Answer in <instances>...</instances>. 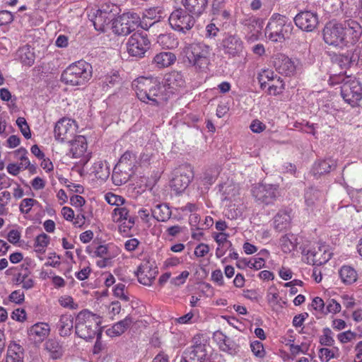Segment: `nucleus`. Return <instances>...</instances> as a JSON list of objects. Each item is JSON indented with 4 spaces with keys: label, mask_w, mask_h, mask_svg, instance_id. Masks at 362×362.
Wrapping results in <instances>:
<instances>
[{
    "label": "nucleus",
    "mask_w": 362,
    "mask_h": 362,
    "mask_svg": "<svg viewBox=\"0 0 362 362\" xmlns=\"http://www.w3.org/2000/svg\"><path fill=\"white\" fill-rule=\"evenodd\" d=\"M158 268L154 262L144 259L135 272L138 281L145 286H151L158 274Z\"/></svg>",
    "instance_id": "obj_16"
},
{
    "label": "nucleus",
    "mask_w": 362,
    "mask_h": 362,
    "mask_svg": "<svg viewBox=\"0 0 362 362\" xmlns=\"http://www.w3.org/2000/svg\"><path fill=\"white\" fill-rule=\"evenodd\" d=\"M345 27L341 23H327L322 30L325 42L330 46L348 47Z\"/></svg>",
    "instance_id": "obj_6"
},
{
    "label": "nucleus",
    "mask_w": 362,
    "mask_h": 362,
    "mask_svg": "<svg viewBox=\"0 0 362 362\" xmlns=\"http://www.w3.org/2000/svg\"><path fill=\"white\" fill-rule=\"evenodd\" d=\"M157 42L165 49H173L178 44L176 39L170 34H160L157 37Z\"/></svg>",
    "instance_id": "obj_38"
},
{
    "label": "nucleus",
    "mask_w": 362,
    "mask_h": 362,
    "mask_svg": "<svg viewBox=\"0 0 362 362\" xmlns=\"http://www.w3.org/2000/svg\"><path fill=\"white\" fill-rule=\"evenodd\" d=\"M153 156L154 154L153 151L151 150L146 148L145 151L140 156V164L144 166L149 165Z\"/></svg>",
    "instance_id": "obj_59"
},
{
    "label": "nucleus",
    "mask_w": 362,
    "mask_h": 362,
    "mask_svg": "<svg viewBox=\"0 0 362 362\" xmlns=\"http://www.w3.org/2000/svg\"><path fill=\"white\" fill-rule=\"evenodd\" d=\"M296 25L305 32H312L319 23L318 15L316 12L302 11L293 18Z\"/></svg>",
    "instance_id": "obj_17"
},
{
    "label": "nucleus",
    "mask_w": 362,
    "mask_h": 362,
    "mask_svg": "<svg viewBox=\"0 0 362 362\" xmlns=\"http://www.w3.org/2000/svg\"><path fill=\"white\" fill-rule=\"evenodd\" d=\"M132 86L138 98L146 103L158 106L170 98L166 88L156 78L141 77L134 81Z\"/></svg>",
    "instance_id": "obj_1"
},
{
    "label": "nucleus",
    "mask_w": 362,
    "mask_h": 362,
    "mask_svg": "<svg viewBox=\"0 0 362 362\" xmlns=\"http://www.w3.org/2000/svg\"><path fill=\"white\" fill-rule=\"evenodd\" d=\"M362 57V49L358 46H353L345 53L339 56L338 61L341 67L346 68L357 65Z\"/></svg>",
    "instance_id": "obj_20"
},
{
    "label": "nucleus",
    "mask_w": 362,
    "mask_h": 362,
    "mask_svg": "<svg viewBox=\"0 0 362 362\" xmlns=\"http://www.w3.org/2000/svg\"><path fill=\"white\" fill-rule=\"evenodd\" d=\"M139 18L135 13H123L112 23L114 32L118 35H127L138 26Z\"/></svg>",
    "instance_id": "obj_12"
},
{
    "label": "nucleus",
    "mask_w": 362,
    "mask_h": 362,
    "mask_svg": "<svg viewBox=\"0 0 362 362\" xmlns=\"http://www.w3.org/2000/svg\"><path fill=\"white\" fill-rule=\"evenodd\" d=\"M54 132L56 140L68 142L76 133L74 121L67 118L59 120L55 124Z\"/></svg>",
    "instance_id": "obj_18"
},
{
    "label": "nucleus",
    "mask_w": 362,
    "mask_h": 362,
    "mask_svg": "<svg viewBox=\"0 0 362 362\" xmlns=\"http://www.w3.org/2000/svg\"><path fill=\"white\" fill-rule=\"evenodd\" d=\"M165 88H166L167 93L170 96L175 93L179 88L184 87L185 81L181 72L172 71L165 76Z\"/></svg>",
    "instance_id": "obj_22"
},
{
    "label": "nucleus",
    "mask_w": 362,
    "mask_h": 362,
    "mask_svg": "<svg viewBox=\"0 0 362 362\" xmlns=\"http://www.w3.org/2000/svg\"><path fill=\"white\" fill-rule=\"evenodd\" d=\"M225 0H214L212 4V8L214 14H221L225 18H226V11L224 9Z\"/></svg>",
    "instance_id": "obj_52"
},
{
    "label": "nucleus",
    "mask_w": 362,
    "mask_h": 362,
    "mask_svg": "<svg viewBox=\"0 0 362 362\" xmlns=\"http://www.w3.org/2000/svg\"><path fill=\"white\" fill-rule=\"evenodd\" d=\"M176 61V56L170 52H160L153 57V64L158 69L168 67Z\"/></svg>",
    "instance_id": "obj_26"
},
{
    "label": "nucleus",
    "mask_w": 362,
    "mask_h": 362,
    "mask_svg": "<svg viewBox=\"0 0 362 362\" xmlns=\"http://www.w3.org/2000/svg\"><path fill=\"white\" fill-rule=\"evenodd\" d=\"M169 23L171 27L177 31L185 33L190 30L194 24V19L192 15L187 14L182 8L175 10L169 17Z\"/></svg>",
    "instance_id": "obj_14"
},
{
    "label": "nucleus",
    "mask_w": 362,
    "mask_h": 362,
    "mask_svg": "<svg viewBox=\"0 0 362 362\" xmlns=\"http://www.w3.org/2000/svg\"><path fill=\"white\" fill-rule=\"evenodd\" d=\"M319 358L322 362H328L330 359L336 358L334 350L327 348L319 349Z\"/></svg>",
    "instance_id": "obj_55"
},
{
    "label": "nucleus",
    "mask_w": 362,
    "mask_h": 362,
    "mask_svg": "<svg viewBox=\"0 0 362 362\" xmlns=\"http://www.w3.org/2000/svg\"><path fill=\"white\" fill-rule=\"evenodd\" d=\"M129 211L126 206L115 207L112 212V218L115 222L127 221L129 217Z\"/></svg>",
    "instance_id": "obj_41"
},
{
    "label": "nucleus",
    "mask_w": 362,
    "mask_h": 362,
    "mask_svg": "<svg viewBox=\"0 0 362 362\" xmlns=\"http://www.w3.org/2000/svg\"><path fill=\"white\" fill-rule=\"evenodd\" d=\"M341 310V305L334 299H330L327 301L325 310V315L328 313H337Z\"/></svg>",
    "instance_id": "obj_56"
},
{
    "label": "nucleus",
    "mask_w": 362,
    "mask_h": 362,
    "mask_svg": "<svg viewBox=\"0 0 362 362\" xmlns=\"http://www.w3.org/2000/svg\"><path fill=\"white\" fill-rule=\"evenodd\" d=\"M214 341L217 344L219 349L223 351L226 350V335L221 331H216L213 335Z\"/></svg>",
    "instance_id": "obj_50"
},
{
    "label": "nucleus",
    "mask_w": 362,
    "mask_h": 362,
    "mask_svg": "<svg viewBox=\"0 0 362 362\" xmlns=\"http://www.w3.org/2000/svg\"><path fill=\"white\" fill-rule=\"evenodd\" d=\"M68 142L71 145L70 153L73 158H80L86 153L87 142L83 136H76L74 140L70 139Z\"/></svg>",
    "instance_id": "obj_24"
},
{
    "label": "nucleus",
    "mask_w": 362,
    "mask_h": 362,
    "mask_svg": "<svg viewBox=\"0 0 362 362\" xmlns=\"http://www.w3.org/2000/svg\"><path fill=\"white\" fill-rule=\"evenodd\" d=\"M7 354L23 358V348L15 342L11 343L8 346Z\"/></svg>",
    "instance_id": "obj_57"
},
{
    "label": "nucleus",
    "mask_w": 362,
    "mask_h": 362,
    "mask_svg": "<svg viewBox=\"0 0 362 362\" xmlns=\"http://www.w3.org/2000/svg\"><path fill=\"white\" fill-rule=\"evenodd\" d=\"M284 89V83L283 81L279 77L275 83L272 84L267 89V93L272 95H276L283 92Z\"/></svg>",
    "instance_id": "obj_47"
},
{
    "label": "nucleus",
    "mask_w": 362,
    "mask_h": 362,
    "mask_svg": "<svg viewBox=\"0 0 362 362\" xmlns=\"http://www.w3.org/2000/svg\"><path fill=\"white\" fill-rule=\"evenodd\" d=\"M213 237L217 244L216 255L218 258L223 257L226 252V233L223 232L213 233Z\"/></svg>",
    "instance_id": "obj_35"
},
{
    "label": "nucleus",
    "mask_w": 362,
    "mask_h": 362,
    "mask_svg": "<svg viewBox=\"0 0 362 362\" xmlns=\"http://www.w3.org/2000/svg\"><path fill=\"white\" fill-rule=\"evenodd\" d=\"M94 253L95 256L105 259V261H110L112 257L107 245H100L98 246Z\"/></svg>",
    "instance_id": "obj_54"
},
{
    "label": "nucleus",
    "mask_w": 362,
    "mask_h": 362,
    "mask_svg": "<svg viewBox=\"0 0 362 362\" xmlns=\"http://www.w3.org/2000/svg\"><path fill=\"white\" fill-rule=\"evenodd\" d=\"M37 203V201L32 198H26L21 201L19 209L23 214H28L32 207Z\"/></svg>",
    "instance_id": "obj_53"
},
{
    "label": "nucleus",
    "mask_w": 362,
    "mask_h": 362,
    "mask_svg": "<svg viewBox=\"0 0 362 362\" xmlns=\"http://www.w3.org/2000/svg\"><path fill=\"white\" fill-rule=\"evenodd\" d=\"M121 78L117 72L105 76L104 83L107 86H114L120 83Z\"/></svg>",
    "instance_id": "obj_62"
},
{
    "label": "nucleus",
    "mask_w": 362,
    "mask_h": 362,
    "mask_svg": "<svg viewBox=\"0 0 362 362\" xmlns=\"http://www.w3.org/2000/svg\"><path fill=\"white\" fill-rule=\"evenodd\" d=\"M243 42L236 35L228 37V54L235 56L243 51Z\"/></svg>",
    "instance_id": "obj_36"
},
{
    "label": "nucleus",
    "mask_w": 362,
    "mask_h": 362,
    "mask_svg": "<svg viewBox=\"0 0 362 362\" xmlns=\"http://www.w3.org/2000/svg\"><path fill=\"white\" fill-rule=\"evenodd\" d=\"M174 176L170 182V187L176 194L182 192L193 178V170L190 165H180L174 171Z\"/></svg>",
    "instance_id": "obj_9"
},
{
    "label": "nucleus",
    "mask_w": 362,
    "mask_h": 362,
    "mask_svg": "<svg viewBox=\"0 0 362 362\" xmlns=\"http://www.w3.org/2000/svg\"><path fill=\"white\" fill-rule=\"evenodd\" d=\"M133 175V170L125 168V169H117V166L114 168L112 180L115 185L120 186L126 183L131 176Z\"/></svg>",
    "instance_id": "obj_31"
},
{
    "label": "nucleus",
    "mask_w": 362,
    "mask_h": 362,
    "mask_svg": "<svg viewBox=\"0 0 362 362\" xmlns=\"http://www.w3.org/2000/svg\"><path fill=\"white\" fill-rule=\"evenodd\" d=\"M357 334L355 332H352L351 331H346L341 333H339L337 335V339L342 344L348 343L356 339Z\"/></svg>",
    "instance_id": "obj_60"
},
{
    "label": "nucleus",
    "mask_w": 362,
    "mask_h": 362,
    "mask_svg": "<svg viewBox=\"0 0 362 362\" xmlns=\"http://www.w3.org/2000/svg\"><path fill=\"white\" fill-rule=\"evenodd\" d=\"M339 276L346 284H351L357 280V272L350 266H343L339 270Z\"/></svg>",
    "instance_id": "obj_34"
},
{
    "label": "nucleus",
    "mask_w": 362,
    "mask_h": 362,
    "mask_svg": "<svg viewBox=\"0 0 362 362\" xmlns=\"http://www.w3.org/2000/svg\"><path fill=\"white\" fill-rule=\"evenodd\" d=\"M50 238L47 234L42 233L37 235L35 239V250L37 253H44L47 245L49 244Z\"/></svg>",
    "instance_id": "obj_39"
},
{
    "label": "nucleus",
    "mask_w": 362,
    "mask_h": 362,
    "mask_svg": "<svg viewBox=\"0 0 362 362\" xmlns=\"http://www.w3.org/2000/svg\"><path fill=\"white\" fill-rule=\"evenodd\" d=\"M134 159L135 157L132 152L126 151L121 156L119 162L115 166H117V170H119V168L125 169V168L133 170Z\"/></svg>",
    "instance_id": "obj_40"
},
{
    "label": "nucleus",
    "mask_w": 362,
    "mask_h": 362,
    "mask_svg": "<svg viewBox=\"0 0 362 362\" xmlns=\"http://www.w3.org/2000/svg\"><path fill=\"white\" fill-rule=\"evenodd\" d=\"M182 4L191 15L199 16L205 10L208 0H182Z\"/></svg>",
    "instance_id": "obj_25"
},
{
    "label": "nucleus",
    "mask_w": 362,
    "mask_h": 362,
    "mask_svg": "<svg viewBox=\"0 0 362 362\" xmlns=\"http://www.w3.org/2000/svg\"><path fill=\"white\" fill-rule=\"evenodd\" d=\"M118 14V7L111 3L104 4L93 14L91 21L97 30L105 31V28L113 23Z\"/></svg>",
    "instance_id": "obj_7"
},
{
    "label": "nucleus",
    "mask_w": 362,
    "mask_h": 362,
    "mask_svg": "<svg viewBox=\"0 0 362 362\" xmlns=\"http://www.w3.org/2000/svg\"><path fill=\"white\" fill-rule=\"evenodd\" d=\"M152 215L158 221H166L171 216V211L166 204H158L152 209Z\"/></svg>",
    "instance_id": "obj_33"
},
{
    "label": "nucleus",
    "mask_w": 362,
    "mask_h": 362,
    "mask_svg": "<svg viewBox=\"0 0 362 362\" xmlns=\"http://www.w3.org/2000/svg\"><path fill=\"white\" fill-rule=\"evenodd\" d=\"M16 124L18 125L25 138L30 139L31 137L30 127L24 117H18L16 119Z\"/></svg>",
    "instance_id": "obj_51"
},
{
    "label": "nucleus",
    "mask_w": 362,
    "mask_h": 362,
    "mask_svg": "<svg viewBox=\"0 0 362 362\" xmlns=\"http://www.w3.org/2000/svg\"><path fill=\"white\" fill-rule=\"evenodd\" d=\"M91 173L94 174L97 179L105 180L109 177L110 172L106 162L100 160L94 163Z\"/></svg>",
    "instance_id": "obj_32"
},
{
    "label": "nucleus",
    "mask_w": 362,
    "mask_h": 362,
    "mask_svg": "<svg viewBox=\"0 0 362 362\" xmlns=\"http://www.w3.org/2000/svg\"><path fill=\"white\" fill-rule=\"evenodd\" d=\"M134 223V217H129L127 221H123V222L119 226V232L123 233H127L131 230V228H133Z\"/></svg>",
    "instance_id": "obj_61"
},
{
    "label": "nucleus",
    "mask_w": 362,
    "mask_h": 362,
    "mask_svg": "<svg viewBox=\"0 0 362 362\" xmlns=\"http://www.w3.org/2000/svg\"><path fill=\"white\" fill-rule=\"evenodd\" d=\"M320 192L313 187L308 189L305 193V202L308 206H312L318 200Z\"/></svg>",
    "instance_id": "obj_44"
},
{
    "label": "nucleus",
    "mask_w": 362,
    "mask_h": 362,
    "mask_svg": "<svg viewBox=\"0 0 362 362\" xmlns=\"http://www.w3.org/2000/svg\"><path fill=\"white\" fill-rule=\"evenodd\" d=\"M289 222V216L284 214H278L274 217V227L276 230H282L284 228L287 227Z\"/></svg>",
    "instance_id": "obj_45"
},
{
    "label": "nucleus",
    "mask_w": 362,
    "mask_h": 362,
    "mask_svg": "<svg viewBox=\"0 0 362 362\" xmlns=\"http://www.w3.org/2000/svg\"><path fill=\"white\" fill-rule=\"evenodd\" d=\"M49 327L46 323H37L29 329V335L36 341H43L49 334Z\"/></svg>",
    "instance_id": "obj_28"
},
{
    "label": "nucleus",
    "mask_w": 362,
    "mask_h": 362,
    "mask_svg": "<svg viewBox=\"0 0 362 362\" xmlns=\"http://www.w3.org/2000/svg\"><path fill=\"white\" fill-rule=\"evenodd\" d=\"M243 26L249 41L254 42L258 40L263 28L264 20L253 15H246L240 20Z\"/></svg>",
    "instance_id": "obj_15"
},
{
    "label": "nucleus",
    "mask_w": 362,
    "mask_h": 362,
    "mask_svg": "<svg viewBox=\"0 0 362 362\" xmlns=\"http://www.w3.org/2000/svg\"><path fill=\"white\" fill-rule=\"evenodd\" d=\"M189 63L200 71H204L209 64L210 47L204 43H192L185 48Z\"/></svg>",
    "instance_id": "obj_5"
},
{
    "label": "nucleus",
    "mask_w": 362,
    "mask_h": 362,
    "mask_svg": "<svg viewBox=\"0 0 362 362\" xmlns=\"http://www.w3.org/2000/svg\"><path fill=\"white\" fill-rule=\"evenodd\" d=\"M337 166V160L328 158L325 160H320L315 163L313 168L314 175H323L330 173L336 169Z\"/></svg>",
    "instance_id": "obj_23"
},
{
    "label": "nucleus",
    "mask_w": 362,
    "mask_h": 362,
    "mask_svg": "<svg viewBox=\"0 0 362 362\" xmlns=\"http://www.w3.org/2000/svg\"><path fill=\"white\" fill-rule=\"evenodd\" d=\"M250 348L255 356L262 358L264 356V349L262 342L255 341L250 344Z\"/></svg>",
    "instance_id": "obj_58"
},
{
    "label": "nucleus",
    "mask_w": 362,
    "mask_h": 362,
    "mask_svg": "<svg viewBox=\"0 0 362 362\" xmlns=\"http://www.w3.org/2000/svg\"><path fill=\"white\" fill-rule=\"evenodd\" d=\"M323 334L320 338V343L323 346H331L334 344V340L332 337V331L329 328L323 329Z\"/></svg>",
    "instance_id": "obj_48"
},
{
    "label": "nucleus",
    "mask_w": 362,
    "mask_h": 362,
    "mask_svg": "<svg viewBox=\"0 0 362 362\" xmlns=\"http://www.w3.org/2000/svg\"><path fill=\"white\" fill-rule=\"evenodd\" d=\"M252 197L258 204H272L276 198L277 188L272 185L258 184L252 187Z\"/></svg>",
    "instance_id": "obj_13"
},
{
    "label": "nucleus",
    "mask_w": 362,
    "mask_h": 362,
    "mask_svg": "<svg viewBox=\"0 0 362 362\" xmlns=\"http://www.w3.org/2000/svg\"><path fill=\"white\" fill-rule=\"evenodd\" d=\"M249 268L259 270L264 267L265 259L264 257H255L248 260Z\"/></svg>",
    "instance_id": "obj_63"
},
{
    "label": "nucleus",
    "mask_w": 362,
    "mask_h": 362,
    "mask_svg": "<svg viewBox=\"0 0 362 362\" xmlns=\"http://www.w3.org/2000/svg\"><path fill=\"white\" fill-rule=\"evenodd\" d=\"M100 324V320L98 315L87 310L81 311L76 318L75 332L81 339H92L102 332Z\"/></svg>",
    "instance_id": "obj_3"
},
{
    "label": "nucleus",
    "mask_w": 362,
    "mask_h": 362,
    "mask_svg": "<svg viewBox=\"0 0 362 362\" xmlns=\"http://www.w3.org/2000/svg\"><path fill=\"white\" fill-rule=\"evenodd\" d=\"M261 88H264L268 81L274 80V72L271 70H264L257 77Z\"/></svg>",
    "instance_id": "obj_46"
},
{
    "label": "nucleus",
    "mask_w": 362,
    "mask_h": 362,
    "mask_svg": "<svg viewBox=\"0 0 362 362\" xmlns=\"http://www.w3.org/2000/svg\"><path fill=\"white\" fill-rule=\"evenodd\" d=\"M13 281L16 285H22L23 288L26 290L30 289L34 286V281L32 278L29 277V272L27 267L23 273H18Z\"/></svg>",
    "instance_id": "obj_37"
},
{
    "label": "nucleus",
    "mask_w": 362,
    "mask_h": 362,
    "mask_svg": "<svg viewBox=\"0 0 362 362\" xmlns=\"http://www.w3.org/2000/svg\"><path fill=\"white\" fill-rule=\"evenodd\" d=\"M105 200L110 205H115L116 207H119L124 204L125 199L119 195L109 192L105 194Z\"/></svg>",
    "instance_id": "obj_49"
},
{
    "label": "nucleus",
    "mask_w": 362,
    "mask_h": 362,
    "mask_svg": "<svg viewBox=\"0 0 362 362\" xmlns=\"http://www.w3.org/2000/svg\"><path fill=\"white\" fill-rule=\"evenodd\" d=\"M216 21L217 20L214 18L212 22L206 26V36L216 37L218 35V33L225 34L223 30L220 28L221 24Z\"/></svg>",
    "instance_id": "obj_43"
},
{
    "label": "nucleus",
    "mask_w": 362,
    "mask_h": 362,
    "mask_svg": "<svg viewBox=\"0 0 362 362\" xmlns=\"http://www.w3.org/2000/svg\"><path fill=\"white\" fill-rule=\"evenodd\" d=\"M236 203L233 204H230L228 207V218L229 219H236L238 217L240 216L243 213V204L241 200L238 201L235 200Z\"/></svg>",
    "instance_id": "obj_42"
},
{
    "label": "nucleus",
    "mask_w": 362,
    "mask_h": 362,
    "mask_svg": "<svg viewBox=\"0 0 362 362\" xmlns=\"http://www.w3.org/2000/svg\"><path fill=\"white\" fill-rule=\"evenodd\" d=\"M342 25L345 27L346 35L348 47L349 45L354 46V44L358 41L362 35V27L356 21L349 19L341 23Z\"/></svg>",
    "instance_id": "obj_21"
},
{
    "label": "nucleus",
    "mask_w": 362,
    "mask_h": 362,
    "mask_svg": "<svg viewBox=\"0 0 362 362\" xmlns=\"http://www.w3.org/2000/svg\"><path fill=\"white\" fill-rule=\"evenodd\" d=\"M92 76V66L81 60L68 66L62 74V81L71 86H79L88 81Z\"/></svg>",
    "instance_id": "obj_4"
},
{
    "label": "nucleus",
    "mask_w": 362,
    "mask_h": 362,
    "mask_svg": "<svg viewBox=\"0 0 362 362\" xmlns=\"http://www.w3.org/2000/svg\"><path fill=\"white\" fill-rule=\"evenodd\" d=\"M125 285L123 284H118L115 286L113 292L115 296L121 298L124 301L129 300V297L124 293Z\"/></svg>",
    "instance_id": "obj_64"
},
{
    "label": "nucleus",
    "mask_w": 362,
    "mask_h": 362,
    "mask_svg": "<svg viewBox=\"0 0 362 362\" xmlns=\"http://www.w3.org/2000/svg\"><path fill=\"white\" fill-rule=\"evenodd\" d=\"M207 346L194 338V344L185 349L182 354L180 362H204L208 355Z\"/></svg>",
    "instance_id": "obj_10"
},
{
    "label": "nucleus",
    "mask_w": 362,
    "mask_h": 362,
    "mask_svg": "<svg viewBox=\"0 0 362 362\" xmlns=\"http://www.w3.org/2000/svg\"><path fill=\"white\" fill-rule=\"evenodd\" d=\"M150 41L147 35L136 32L129 39L127 44L128 53L133 57H143L149 49Z\"/></svg>",
    "instance_id": "obj_11"
},
{
    "label": "nucleus",
    "mask_w": 362,
    "mask_h": 362,
    "mask_svg": "<svg viewBox=\"0 0 362 362\" xmlns=\"http://www.w3.org/2000/svg\"><path fill=\"white\" fill-rule=\"evenodd\" d=\"M134 322L133 318L127 315L124 320H120L107 330V334L111 337L122 334Z\"/></svg>",
    "instance_id": "obj_30"
},
{
    "label": "nucleus",
    "mask_w": 362,
    "mask_h": 362,
    "mask_svg": "<svg viewBox=\"0 0 362 362\" xmlns=\"http://www.w3.org/2000/svg\"><path fill=\"white\" fill-rule=\"evenodd\" d=\"M307 255L313 264L320 265L328 261L329 254H326L325 246H318L317 250L315 248L309 250Z\"/></svg>",
    "instance_id": "obj_27"
},
{
    "label": "nucleus",
    "mask_w": 362,
    "mask_h": 362,
    "mask_svg": "<svg viewBox=\"0 0 362 362\" xmlns=\"http://www.w3.org/2000/svg\"><path fill=\"white\" fill-rule=\"evenodd\" d=\"M272 64L276 71L286 76H293L296 72L294 62L287 56L278 53L273 57Z\"/></svg>",
    "instance_id": "obj_19"
},
{
    "label": "nucleus",
    "mask_w": 362,
    "mask_h": 362,
    "mask_svg": "<svg viewBox=\"0 0 362 362\" xmlns=\"http://www.w3.org/2000/svg\"><path fill=\"white\" fill-rule=\"evenodd\" d=\"M293 26L288 18L279 13H274L267 25L265 35L272 42H282L289 38Z\"/></svg>",
    "instance_id": "obj_2"
},
{
    "label": "nucleus",
    "mask_w": 362,
    "mask_h": 362,
    "mask_svg": "<svg viewBox=\"0 0 362 362\" xmlns=\"http://www.w3.org/2000/svg\"><path fill=\"white\" fill-rule=\"evenodd\" d=\"M341 95L343 99L352 107L356 106L362 99V86L355 78L346 76L342 80Z\"/></svg>",
    "instance_id": "obj_8"
},
{
    "label": "nucleus",
    "mask_w": 362,
    "mask_h": 362,
    "mask_svg": "<svg viewBox=\"0 0 362 362\" xmlns=\"http://www.w3.org/2000/svg\"><path fill=\"white\" fill-rule=\"evenodd\" d=\"M74 316L72 315H62L57 323L59 334L61 337H67L71 334L74 327Z\"/></svg>",
    "instance_id": "obj_29"
}]
</instances>
